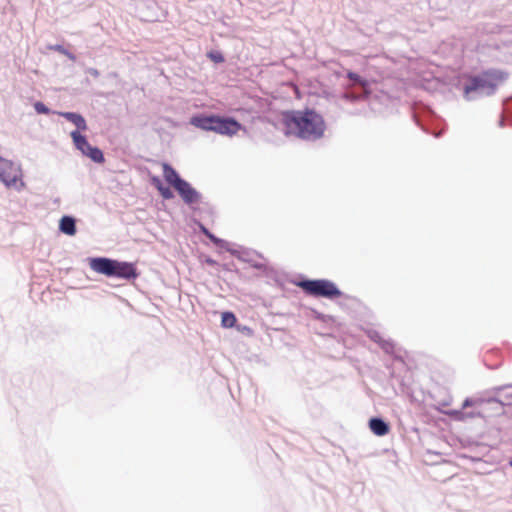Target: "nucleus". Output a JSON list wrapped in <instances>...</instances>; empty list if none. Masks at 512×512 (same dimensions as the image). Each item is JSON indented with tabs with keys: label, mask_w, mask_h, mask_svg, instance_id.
<instances>
[{
	"label": "nucleus",
	"mask_w": 512,
	"mask_h": 512,
	"mask_svg": "<svg viewBox=\"0 0 512 512\" xmlns=\"http://www.w3.org/2000/svg\"><path fill=\"white\" fill-rule=\"evenodd\" d=\"M284 134L306 141H316L324 136L326 124L323 117L311 109L285 111L281 115Z\"/></svg>",
	"instance_id": "f257e3e1"
},
{
	"label": "nucleus",
	"mask_w": 512,
	"mask_h": 512,
	"mask_svg": "<svg viewBox=\"0 0 512 512\" xmlns=\"http://www.w3.org/2000/svg\"><path fill=\"white\" fill-rule=\"evenodd\" d=\"M89 266L93 271L108 277L130 279L137 276L136 269L133 264L119 262L109 258H92L89 260Z\"/></svg>",
	"instance_id": "f03ea898"
},
{
	"label": "nucleus",
	"mask_w": 512,
	"mask_h": 512,
	"mask_svg": "<svg viewBox=\"0 0 512 512\" xmlns=\"http://www.w3.org/2000/svg\"><path fill=\"white\" fill-rule=\"evenodd\" d=\"M21 167L11 160L0 157V181L9 188L21 189L24 187Z\"/></svg>",
	"instance_id": "7ed1b4c3"
},
{
	"label": "nucleus",
	"mask_w": 512,
	"mask_h": 512,
	"mask_svg": "<svg viewBox=\"0 0 512 512\" xmlns=\"http://www.w3.org/2000/svg\"><path fill=\"white\" fill-rule=\"evenodd\" d=\"M70 135L76 148L80 150L85 156L89 157L96 163L104 162L102 151L97 147H92L88 143L86 137L81 135L79 131H72Z\"/></svg>",
	"instance_id": "20e7f679"
},
{
	"label": "nucleus",
	"mask_w": 512,
	"mask_h": 512,
	"mask_svg": "<svg viewBox=\"0 0 512 512\" xmlns=\"http://www.w3.org/2000/svg\"><path fill=\"white\" fill-rule=\"evenodd\" d=\"M506 79L503 72L496 70H489L482 73V94H491L499 86H501Z\"/></svg>",
	"instance_id": "39448f33"
},
{
	"label": "nucleus",
	"mask_w": 512,
	"mask_h": 512,
	"mask_svg": "<svg viewBox=\"0 0 512 512\" xmlns=\"http://www.w3.org/2000/svg\"><path fill=\"white\" fill-rule=\"evenodd\" d=\"M241 128L242 125L234 118L217 116L213 131L221 135L233 136Z\"/></svg>",
	"instance_id": "423d86ee"
},
{
	"label": "nucleus",
	"mask_w": 512,
	"mask_h": 512,
	"mask_svg": "<svg viewBox=\"0 0 512 512\" xmlns=\"http://www.w3.org/2000/svg\"><path fill=\"white\" fill-rule=\"evenodd\" d=\"M184 202L188 204L195 203L199 200V194L191 187V185L183 180L179 185L175 187Z\"/></svg>",
	"instance_id": "0eeeda50"
},
{
	"label": "nucleus",
	"mask_w": 512,
	"mask_h": 512,
	"mask_svg": "<svg viewBox=\"0 0 512 512\" xmlns=\"http://www.w3.org/2000/svg\"><path fill=\"white\" fill-rule=\"evenodd\" d=\"M292 284L300 288H335V285L328 280H294Z\"/></svg>",
	"instance_id": "6e6552de"
},
{
	"label": "nucleus",
	"mask_w": 512,
	"mask_h": 512,
	"mask_svg": "<svg viewBox=\"0 0 512 512\" xmlns=\"http://www.w3.org/2000/svg\"><path fill=\"white\" fill-rule=\"evenodd\" d=\"M216 117V115L193 117L191 119V124L202 130L213 131L216 122Z\"/></svg>",
	"instance_id": "1a4fd4ad"
},
{
	"label": "nucleus",
	"mask_w": 512,
	"mask_h": 512,
	"mask_svg": "<svg viewBox=\"0 0 512 512\" xmlns=\"http://www.w3.org/2000/svg\"><path fill=\"white\" fill-rule=\"evenodd\" d=\"M162 169L164 179L174 188L183 181L176 170L168 163H162Z\"/></svg>",
	"instance_id": "9d476101"
},
{
	"label": "nucleus",
	"mask_w": 512,
	"mask_h": 512,
	"mask_svg": "<svg viewBox=\"0 0 512 512\" xmlns=\"http://www.w3.org/2000/svg\"><path fill=\"white\" fill-rule=\"evenodd\" d=\"M369 428L377 436H384L388 434L390 430L389 425L380 418H371Z\"/></svg>",
	"instance_id": "9b49d317"
},
{
	"label": "nucleus",
	"mask_w": 512,
	"mask_h": 512,
	"mask_svg": "<svg viewBox=\"0 0 512 512\" xmlns=\"http://www.w3.org/2000/svg\"><path fill=\"white\" fill-rule=\"evenodd\" d=\"M59 229L62 233L73 236L76 234V225L74 218L63 216L59 222Z\"/></svg>",
	"instance_id": "f8f14e48"
},
{
	"label": "nucleus",
	"mask_w": 512,
	"mask_h": 512,
	"mask_svg": "<svg viewBox=\"0 0 512 512\" xmlns=\"http://www.w3.org/2000/svg\"><path fill=\"white\" fill-rule=\"evenodd\" d=\"M61 115L65 117L68 121L72 122L78 129L83 131L87 129L86 121L80 114L73 112H65L61 113Z\"/></svg>",
	"instance_id": "ddd939ff"
},
{
	"label": "nucleus",
	"mask_w": 512,
	"mask_h": 512,
	"mask_svg": "<svg viewBox=\"0 0 512 512\" xmlns=\"http://www.w3.org/2000/svg\"><path fill=\"white\" fill-rule=\"evenodd\" d=\"M308 294L314 297H326V298H336L340 296V290H305Z\"/></svg>",
	"instance_id": "4468645a"
},
{
	"label": "nucleus",
	"mask_w": 512,
	"mask_h": 512,
	"mask_svg": "<svg viewBox=\"0 0 512 512\" xmlns=\"http://www.w3.org/2000/svg\"><path fill=\"white\" fill-rule=\"evenodd\" d=\"M236 317L231 312L222 313L221 324L225 328H232L236 324Z\"/></svg>",
	"instance_id": "2eb2a0df"
},
{
	"label": "nucleus",
	"mask_w": 512,
	"mask_h": 512,
	"mask_svg": "<svg viewBox=\"0 0 512 512\" xmlns=\"http://www.w3.org/2000/svg\"><path fill=\"white\" fill-rule=\"evenodd\" d=\"M347 77H348L351 81H353L354 83H358V84H360V85H362V86H364V85H365V82L361 79V77H360L358 74L354 73V72L349 71V72L347 73Z\"/></svg>",
	"instance_id": "dca6fc26"
},
{
	"label": "nucleus",
	"mask_w": 512,
	"mask_h": 512,
	"mask_svg": "<svg viewBox=\"0 0 512 512\" xmlns=\"http://www.w3.org/2000/svg\"><path fill=\"white\" fill-rule=\"evenodd\" d=\"M158 191L164 199H171L174 196L172 191L164 185Z\"/></svg>",
	"instance_id": "f3484780"
},
{
	"label": "nucleus",
	"mask_w": 512,
	"mask_h": 512,
	"mask_svg": "<svg viewBox=\"0 0 512 512\" xmlns=\"http://www.w3.org/2000/svg\"><path fill=\"white\" fill-rule=\"evenodd\" d=\"M34 108L39 114H47L49 112V109L42 102H36Z\"/></svg>",
	"instance_id": "a211bd4d"
},
{
	"label": "nucleus",
	"mask_w": 512,
	"mask_h": 512,
	"mask_svg": "<svg viewBox=\"0 0 512 512\" xmlns=\"http://www.w3.org/2000/svg\"><path fill=\"white\" fill-rule=\"evenodd\" d=\"M208 56H209V58L211 60H213L216 63H221V62L224 61V57L222 56L221 53H213V52H211V53L208 54Z\"/></svg>",
	"instance_id": "6ab92c4d"
},
{
	"label": "nucleus",
	"mask_w": 512,
	"mask_h": 512,
	"mask_svg": "<svg viewBox=\"0 0 512 512\" xmlns=\"http://www.w3.org/2000/svg\"><path fill=\"white\" fill-rule=\"evenodd\" d=\"M201 231L203 232L204 235H206L214 243L219 242V240L204 226H201Z\"/></svg>",
	"instance_id": "aec40b11"
},
{
	"label": "nucleus",
	"mask_w": 512,
	"mask_h": 512,
	"mask_svg": "<svg viewBox=\"0 0 512 512\" xmlns=\"http://www.w3.org/2000/svg\"><path fill=\"white\" fill-rule=\"evenodd\" d=\"M151 183L157 190H159L163 186L162 181L157 176L151 177Z\"/></svg>",
	"instance_id": "412c9836"
},
{
	"label": "nucleus",
	"mask_w": 512,
	"mask_h": 512,
	"mask_svg": "<svg viewBox=\"0 0 512 512\" xmlns=\"http://www.w3.org/2000/svg\"><path fill=\"white\" fill-rule=\"evenodd\" d=\"M470 405V401L469 400H465L463 406L466 407V406H469Z\"/></svg>",
	"instance_id": "4be33fe9"
},
{
	"label": "nucleus",
	"mask_w": 512,
	"mask_h": 512,
	"mask_svg": "<svg viewBox=\"0 0 512 512\" xmlns=\"http://www.w3.org/2000/svg\"><path fill=\"white\" fill-rule=\"evenodd\" d=\"M510 465L512 466V460L510 461Z\"/></svg>",
	"instance_id": "5701e85b"
}]
</instances>
